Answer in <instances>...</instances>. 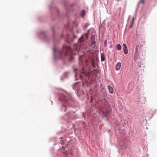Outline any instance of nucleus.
<instances>
[{
  "instance_id": "obj_1",
  "label": "nucleus",
  "mask_w": 157,
  "mask_h": 157,
  "mask_svg": "<svg viewBox=\"0 0 157 157\" xmlns=\"http://www.w3.org/2000/svg\"><path fill=\"white\" fill-rule=\"evenodd\" d=\"M53 33V36L50 38L48 36L46 32L38 31L36 32V36L40 39L43 40L44 42L49 43L52 40L53 42V58L55 60L59 59H65L66 57L69 56V60L71 61L74 59L72 56L73 53L71 48L67 46L63 45L62 49H59L56 45L59 43L58 39V32L55 30L54 28L52 27Z\"/></svg>"
},
{
  "instance_id": "obj_2",
  "label": "nucleus",
  "mask_w": 157,
  "mask_h": 157,
  "mask_svg": "<svg viewBox=\"0 0 157 157\" xmlns=\"http://www.w3.org/2000/svg\"><path fill=\"white\" fill-rule=\"evenodd\" d=\"M59 101L62 102V105L60 107V110L62 111L66 112L67 109L66 104L68 106L74 107L75 101L72 95L70 93H66V95L62 94H59L58 95Z\"/></svg>"
},
{
  "instance_id": "obj_3",
  "label": "nucleus",
  "mask_w": 157,
  "mask_h": 157,
  "mask_svg": "<svg viewBox=\"0 0 157 157\" xmlns=\"http://www.w3.org/2000/svg\"><path fill=\"white\" fill-rule=\"evenodd\" d=\"M76 36L73 33V29L69 24L65 26V29L63 31L61 36V38H64L69 44L73 41Z\"/></svg>"
},
{
  "instance_id": "obj_4",
  "label": "nucleus",
  "mask_w": 157,
  "mask_h": 157,
  "mask_svg": "<svg viewBox=\"0 0 157 157\" xmlns=\"http://www.w3.org/2000/svg\"><path fill=\"white\" fill-rule=\"evenodd\" d=\"M54 10L56 12V17L59 19H60L61 16L59 14V10L56 7L54 8Z\"/></svg>"
},
{
  "instance_id": "obj_5",
  "label": "nucleus",
  "mask_w": 157,
  "mask_h": 157,
  "mask_svg": "<svg viewBox=\"0 0 157 157\" xmlns=\"http://www.w3.org/2000/svg\"><path fill=\"white\" fill-rule=\"evenodd\" d=\"M85 40L84 38H83L82 36L79 39L78 42L80 43L79 44L80 45H84Z\"/></svg>"
},
{
  "instance_id": "obj_6",
  "label": "nucleus",
  "mask_w": 157,
  "mask_h": 157,
  "mask_svg": "<svg viewBox=\"0 0 157 157\" xmlns=\"http://www.w3.org/2000/svg\"><path fill=\"white\" fill-rule=\"evenodd\" d=\"M121 67V63L120 62L117 63L116 65V71H119Z\"/></svg>"
},
{
  "instance_id": "obj_7",
  "label": "nucleus",
  "mask_w": 157,
  "mask_h": 157,
  "mask_svg": "<svg viewBox=\"0 0 157 157\" xmlns=\"http://www.w3.org/2000/svg\"><path fill=\"white\" fill-rule=\"evenodd\" d=\"M82 71L80 70V79L81 80L82 79V74H85V71H84V69L83 68L82 69Z\"/></svg>"
},
{
  "instance_id": "obj_8",
  "label": "nucleus",
  "mask_w": 157,
  "mask_h": 157,
  "mask_svg": "<svg viewBox=\"0 0 157 157\" xmlns=\"http://www.w3.org/2000/svg\"><path fill=\"white\" fill-rule=\"evenodd\" d=\"M108 88L110 93L111 94L113 93V87L109 85L108 86Z\"/></svg>"
},
{
  "instance_id": "obj_9",
  "label": "nucleus",
  "mask_w": 157,
  "mask_h": 157,
  "mask_svg": "<svg viewBox=\"0 0 157 157\" xmlns=\"http://www.w3.org/2000/svg\"><path fill=\"white\" fill-rule=\"evenodd\" d=\"M74 71L75 73V80L76 81L78 80L79 79L77 78V71H78V69L77 68H74Z\"/></svg>"
},
{
  "instance_id": "obj_10",
  "label": "nucleus",
  "mask_w": 157,
  "mask_h": 157,
  "mask_svg": "<svg viewBox=\"0 0 157 157\" xmlns=\"http://www.w3.org/2000/svg\"><path fill=\"white\" fill-rule=\"evenodd\" d=\"M75 112H74L73 111H70L68 112L67 114H66V115H67L69 116V117H71L74 113H75Z\"/></svg>"
},
{
  "instance_id": "obj_11",
  "label": "nucleus",
  "mask_w": 157,
  "mask_h": 157,
  "mask_svg": "<svg viewBox=\"0 0 157 157\" xmlns=\"http://www.w3.org/2000/svg\"><path fill=\"white\" fill-rule=\"evenodd\" d=\"M69 72H67L65 73L63 75V78H67L69 76Z\"/></svg>"
},
{
  "instance_id": "obj_12",
  "label": "nucleus",
  "mask_w": 157,
  "mask_h": 157,
  "mask_svg": "<svg viewBox=\"0 0 157 157\" xmlns=\"http://www.w3.org/2000/svg\"><path fill=\"white\" fill-rule=\"evenodd\" d=\"M101 61H104L105 60V57L103 53H101Z\"/></svg>"
},
{
  "instance_id": "obj_13",
  "label": "nucleus",
  "mask_w": 157,
  "mask_h": 157,
  "mask_svg": "<svg viewBox=\"0 0 157 157\" xmlns=\"http://www.w3.org/2000/svg\"><path fill=\"white\" fill-rule=\"evenodd\" d=\"M86 12L85 10H82L81 12V15L82 17H83L85 14Z\"/></svg>"
},
{
  "instance_id": "obj_14",
  "label": "nucleus",
  "mask_w": 157,
  "mask_h": 157,
  "mask_svg": "<svg viewBox=\"0 0 157 157\" xmlns=\"http://www.w3.org/2000/svg\"><path fill=\"white\" fill-rule=\"evenodd\" d=\"M117 50L120 51L121 49V46L120 44H118L117 45Z\"/></svg>"
},
{
  "instance_id": "obj_15",
  "label": "nucleus",
  "mask_w": 157,
  "mask_h": 157,
  "mask_svg": "<svg viewBox=\"0 0 157 157\" xmlns=\"http://www.w3.org/2000/svg\"><path fill=\"white\" fill-rule=\"evenodd\" d=\"M92 72H93L94 75V76H96L97 74V71L95 69H93V70H92Z\"/></svg>"
},
{
  "instance_id": "obj_16",
  "label": "nucleus",
  "mask_w": 157,
  "mask_h": 157,
  "mask_svg": "<svg viewBox=\"0 0 157 157\" xmlns=\"http://www.w3.org/2000/svg\"><path fill=\"white\" fill-rule=\"evenodd\" d=\"M125 54H127L128 53L127 48H123Z\"/></svg>"
},
{
  "instance_id": "obj_17",
  "label": "nucleus",
  "mask_w": 157,
  "mask_h": 157,
  "mask_svg": "<svg viewBox=\"0 0 157 157\" xmlns=\"http://www.w3.org/2000/svg\"><path fill=\"white\" fill-rule=\"evenodd\" d=\"M78 25H77L76 26V27L77 28L76 29V32L78 33H79L80 32V29L78 27Z\"/></svg>"
},
{
  "instance_id": "obj_18",
  "label": "nucleus",
  "mask_w": 157,
  "mask_h": 157,
  "mask_svg": "<svg viewBox=\"0 0 157 157\" xmlns=\"http://www.w3.org/2000/svg\"><path fill=\"white\" fill-rule=\"evenodd\" d=\"M92 67H93V68H94L95 67V62L92 61Z\"/></svg>"
},
{
  "instance_id": "obj_19",
  "label": "nucleus",
  "mask_w": 157,
  "mask_h": 157,
  "mask_svg": "<svg viewBox=\"0 0 157 157\" xmlns=\"http://www.w3.org/2000/svg\"><path fill=\"white\" fill-rule=\"evenodd\" d=\"M89 24H88V23H86V24H85V25H84V27L85 28H87L88 26H89Z\"/></svg>"
},
{
  "instance_id": "obj_20",
  "label": "nucleus",
  "mask_w": 157,
  "mask_h": 157,
  "mask_svg": "<svg viewBox=\"0 0 157 157\" xmlns=\"http://www.w3.org/2000/svg\"><path fill=\"white\" fill-rule=\"evenodd\" d=\"M76 85H72V88H73V90H75L76 88Z\"/></svg>"
},
{
  "instance_id": "obj_21",
  "label": "nucleus",
  "mask_w": 157,
  "mask_h": 157,
  "mask_svg": "<svg viewBox=\"0 0 157 157\" xmlns=\"http://www.w3.org/2000/svg\"><path fill=\"white\" fill-rule=\"evenodd\" d=\"M127 48V47L126 44H123V48Z\"/></svg>"
},
{
  "instance_id": "obj_22",
  "label": "nucleus",
  "mask_w": 157,
  "mask_h": 157,
  "mask_svg": "<svg viewBox=\"0 0 157 157\" xmlns=\"http://www.w3.org/2000/svg\"><path fill=\"white\" fill-rule=\"evenodd\" d=\"M141 3L142 4H144V0H140V1L139 2V3Z\"/></svg>"
},
{
  "instance_id": "obj_23",
  "label": "nucleus",
  "mask_w": 157,
  "mask_h": 157,
  "mask_svg": "<svg viewBox=\"0 0 157 157\" xmlns=\"http://www.w3.org/2000/svg\"><path fill=\"white\" fill-rule=\"evenodd\" d=\"M107 41L105 40V42H104V44H105V47H107Z\"/></svg>"
},
{
  "instance_id": "obj_24",
  "label": "nucleus",
  "mask_w": 157,
  "mask_h": 157,
  "mask_svg": "<svg viewBox=\"0 0 157 157\" xmlns=\"http://www.w3.org/2000/svg\"><path fill=\"white\" fill-rule=\"evenodd\" d=\"M134 17H132V24H133L134 21Z\"/></svg>"
},
{
  "instance_id": "obj_25",
  "label": "nucleus",
  "mask_w": 157,
  "mask_h": 157,
  "mask_svg": "<svg viewBox=\"0 0 157 157\" xmlns=\"http://www.w3.org/2000/svg\"><path fill=\"white\" fill-rule=\"evenodd\" d=\"M106 96V95L105 94V93H103V95L102 96V98L103 97H105Z\"/></svg>"
},
{
  "instance_id": "obj_26",
  "label": "nucleus",
  "mask_w": 157,
  "mask_h": 157,
  "mask_svg": "<svg viewBox=\"0 0 157 157\" xmlns=\"http://www.w3.org/2000/svg\"><path fill=\"white\" fill-rule=\"evenodd\" d=\"M96 43V42L94 40V41L92 42V44L93 45H95Z\"/></svg>"
},
{
  "instance_id": "obj_27",
  "label": "nucleus",
  "mask_w": 157,
  "mask_h": 157,
  "mask_svg": "<svg viewBox=\"0 0 157 157\" xmlns=\"http://www.w3.org/2000/svg\"><path fill=\"white\" fill-rule=\"evenodd\" d=\"M133 25V24H131V25L129 26V28H132Z\"/></svg>"
},
{
  "instance_id": "obj_28",
  "label": "nucleus",
  "mask_w": 157,
  "mask_h": 157,
  "mask_svg": "<svg viewBox=\"0 0 157 157\" xmlns=\"http://www.w3.org/2000/svg\"><path fill=\"white\" fill-rule=\"evenodd\" d=\"M105 21H106V20H104V21H103V22H102L103 24H105Z\"/></svg>"
},
{
  "instance_id": "obj_29",
  "label": "nucleus",
  "mask_w": 157,
  "mask_h": 157,
  "mask_svg": "<svg viewBox=\"0 0 157 157\" xmlns=\"http://www.w3.org/2000/svg\"><path fill=\"white\" fill-rule=\"evenodd\" d=\"M52 5H50L49 6V8H50V9H51V8H52Z\"/></svg>"
},
{
  "instance_id": "obj_30",
  "label": "nucleus",
  "mask_w": 157,
  "mask_h": 157,
  "mask_svg": "<svg viewBox=\"0 0 157 157\" xmlns=\"http://www.w3.org/2000/svg\"><path fill=\"white\" fill-rule=\"evenodd\" d=\"M93 69H94L92 68V69H91V70H90V72H92V70H93Z\"/></svg>"
},
{
  "instance_id": "obj_31",
  "label": "nucleus",
  "mask_w": 157,
  "mask_h": 157,
  "mask_svg": "<svg viewBox=\"0 0 157 157\" xmlns=\"http://www.w3.org/2000/svg\"><path fill=\"white\" fill-rule=\"evenodd\" d=\"M51 15L52 16H53V13H52V11L51 12Z\"/></svg>"
},
{
  "instance_id": "obj_32",
  "label": "nucleus",
  "mask_w": 157,
  "mask_h": 157,
  "mask_svg": "<svg viewBox=\"0 0 157 157\" xmlns=\"http://www.w3.org/2000/svg\"><path fill=\"white\" fill-rule=\"evenodd\" d=\"M61 80H62V81H63V77H61Z\"/></svg>"
},
{
  "instance_id": "obj_33",
  "label": "nucleus",
  "mask_w": 157,
  "mask_h": 157,
  "mask_svg": "<svg viewBox=\"0 0 157 157\" xmlns=\"http://www.w3.org/2000/svg\"><path fill=\"white\" fill-rule=\"evenodd\" d=\"M62 148L63 149V150H64V149H65V148H64V147H62Z\"/></svg>"
},
{
  "instance_id": "obj_34",
  "label": "nucleus",
  "mask_w": 157,
  "mask_h": 157,
  "mask_svg": "<svg viewBox=\"0 0 157 157\" xmlns=\"http://www.w3.org/2000/svg\"><path fill=\"white\" fill-rule=\"evenodd\" d=\"M61 144H64V143L63 142H61Z\"/></svg>"
},
{
  "instance_id": "obj_35",
  "label": "nucleus",
  "mask_w": 157,
  "mask_h": 157,
  "mask_svg": "<svg viewBox=\"0 0 157 157\" xmlns=\"http://www.w3.org/2000/svg\"><path fill=\"white\" fill-rule=\"evenodd\" d=\"M65 8H66V4H65Z\"/></svg>"
},
{
  "instance_id": "obj_36",
  "label": "nucleus",
  "mask_w": 157,
  "mask_h": 157,
  "mask_svg": "<svg viewBox=\"0 0 157 157\" xmlns=\"http://www.w3.org/2000/svg\"><path fill=\"white\" fill-rule=\"evenodd\" d=\"M146 128L147 129H148V128L147 127V128Z\"/></svg>"
},
{
  "instance_id": "obj_37",
  "label": "nucleus",
  "mask_w": 157,
  "mask_h": 157,
  "mask_svg": "<svg viewBox=\"0 0 157 157\" xmlns=\"http://www.w3.org/2000/svg\"><path fill=\"white\" fill-rule=\"evenodd\" d=\"M78 83V82H77L76 83V84H77Z\"/></svg>"
}]
</instances>
